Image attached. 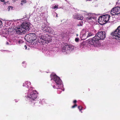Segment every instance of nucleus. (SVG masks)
Returning <instances> with one entry per match:
<instances>
[{
	"label": "nucleus",
	"instance_id": "nucleus-15",
	"mask_svg": "<svg viewBox=\"0 0 120 120\" xmlns=\"http://www.w3.org/2000/svg\"><path fill=\"white\" fill-rule=\"evenodd\" d=\"M92 35V34L90 33H89L88 32H86L84 35H83L84 36V35H86V38L89 37Z\"/></svg>",
	"mask_w": 120,
	"mask_h": 120
},
{
	"label": "nucleus",
	"instance_id": "nucleus-1",
	"mask_svg": "<svg viewBox=\"0 0 120 120\" xmlns=\"http://www.w3.org/2000/svg\"><path fill=\"white\" fill-rule=\"evenodd\" d=\"M110 16L108 14H106L100 16L99 18L98 22L101 25L111 22L109 21Z\"/></svg>",
	"mask_w": 120,
	"mask_h": 120
},
{
	"label": "nucleus",
	"instance_id": "nucleus-8",
	"mask_svg": "<svg viewBox=\"0 0 120 120\" xmlns=\"http://www.w3.org/2000/svg\"><path fill=\"white\" fill-rule=\"evenodd\" d=\"M111 14L112 15H116L120 13V7H116L112 9L111 11Z\"/></svg>",
	"mask_w": 120,
	"mask_h": 120
},
{
	"label": "nucleus",
	"instance_id": "nucleus-37",
	"mask_svg": "<svg viewBox=\"0 0 120 120\" xmlns=\"http://www.w3.org/2000/svg\"><path fill=\"white\" fill-rule=\"evenodd\" d=\"M14 0V1H15V0Z\"/></svg>",
	"mask_w": 120,
	"mask_h": 120
},
{
	"label": "nucleus",
	"instance_id": "nucleus-14",
	"mask_svg": "<svg viewBox=\"0 0 120 120\" xmlns=\"http://www.w3.org/2000/svg\"><path fill=\"white\" fill-rule=\"evenodd\" d=\"M74 18L78 20H83V18L82 16L77 15L75 16Z\"/></svg>",
	"mask_w": 120,
	"mask_h": 120
},
{
	"label": "nucleus",
	"instance_id": "nucleus-27",
	"mask_svg": "<svg viewBox=\"0 0 120 120\" xmlns=\"http://www.w3.org/2000/svg\"><path fill=\"white\" fill-rule=\"evenodd\" d=\"M0 1L1 2H3L5 4L6 3V2H5V1L4 0H0Z\"/></svg>",
	"mask_w": 120,
	"mask_h": 120
},
{
	"label": "nucleus",
	"instance_id": "nucleus-19",
	"mask_svg": "<svg viewBox=\"0 0 120 120\" xmlns=\"http://www.w3.org/2000/svg\"><path fill=\"white\" fill-rule=\"evenodd\" d=\"M48 32L51 33V32H52V31L53 30L52 28L50 27H48Z\"/></svg>",
	"mask_w": 120,
	"mask_h": 120
},
{
	"label": "nucleus",
	"instance_id": "nucleus-17",
	"mask_svg": "<svg viewBox=\"0 0 120 120\" xmlns=\"http://www.w3.org/2000/svg\"><path fill=\"white\" fill-rule=\"evenodd\" d=\"M83 25V22L82 20H81L79 21L78 23L77 24V26H82Z\"/></svg>",
	"mask_w": 120,
	"mask_h": 120
},
{
	"label": "nucleus",
	"instance_id": "nucleus-38",
	"mask_svg": "<svg viewBox=\"0 0 120 120\" xmlns=\"http://www.w3.org/2000/svg\"><path fill=\"white\" fill-rule=\"evenodd\" d=\"M14 0V1H15V0Z\"/></svg>",
	"mask_w": 120,
	"mask_h": 120
},
{
	"label": "nucleus",
	"instance_id": "nucleus-12",
	"mask_svg": "<svg viewBox=\"0 0 120 120\" xmlns=\"http://www.w3.org/2000/svg\"><path fill=\"white\" fill-rule=\"evenodd\" d=\"M29 38H31V40H35L36 38V35L34 33H31L29 34Z\"/></svg>",
	"mask_w": 120,
	"mask_h": 120
},
{
	"label": "nucleus",
	"instance_id": "nucleus-22",
	"mask_svg": "<svg viewBox=\"0 0 120 120\" xmlns=\"http://www.w3.org/2000/svg\"><path fill=\"white\" fill-rule=\"evenodd\" d=\"M78 108L80 111H81L82 110V107L80 106H79L78 107Z\"/></svg>",
	"mask_w": 120,
	"mask_h": 120
},
{
	"label": "nucleus",
	"instance_id": "nucleus-30",
	"mask_svg": "<svg viewBox=\"0 0 120 120\" xmlns=\"http://www.w3.org/2000/svg\"><path fill=\"white\" fill-rule=\"evenodd\" d=\"M24 47L26 49L27 48V47L26 45H25L24 46Z\"/></svg>",
	"mask_w": 120,
	"mask_h": 120
},
{
	"label": "nucleus",
	"instance_id": "nucleus-9",
	"mask_svg": "<svg viewBox=\"0 0 120 120\" xmlns=\"http://www.w3.org/2000/svg\"><path fill=\"white\" fill-rule=\"evenodd\" d=\"M52 77V79L55 81L57 85H60L61 84L62 81L60 78L57 76L56 75H53Z\"/></svg>",
	"mask_w": 120,
	"mask_h": 120
},
{
	"label": "nucleus",
	"instance_id": "nucleus-6",
	"mask_svg": "<svg viewBox=\"0 0 120 120\" xmlns=\"http://www.w3.org/2000/svg\"><path fill=\"white\" fill-rule=\"evenodd\" d=\"M99 38L97 35L93 37L92 39L90 40L89 41V43L91 45H95L96 44L98 43L99 40Z\"/></svg>",
	"mask_w": 120,
	"mask_h": 120
},
{
	"label": "nucleus",
	"instance_id": "nucleus-24",
	"mask_svg": "<svg viewBox=\"0 0 120 120\" xmlns=\"http://www.w3.org/2000/svg\"><path fill=\"white\" fill-rule=\"evenodd\" d=\"M21 2H23L24 4L26 3V1L25 0H22Z\"/></svg>",
	"mask_w": 120,
	"mask_h": 120
},
{
	"label": "nucleus",
	"instance_id": "nucleus-26",
	"mask_svg": "<svg viewBox=\"0 0 120 120\" xmlns=\"http://www.w3.org/2000/svg\"><path fill=\"white\" fill-rule=\"evenodd\" d=\"M58 8V7L56 5H55L54 8H53L54 9H55L56 8Z\"/></svg>",
	"mask_w": 120,
	"mask_h": 120
},
{
	"label": "nucleus",
	"instance_id": "nucleus-4",
	"mask_svg": "<svg viewBox=\"0 0 120 120\" xmlns=\"http://www.w3.org/2000/svg\"><path fill=\"white\" fill-rule=\"evenodd\" d=\"M73 49L74 46L72 45H68L66 43L62 48V52L67 53Z\"/></svg>",
	"mask_w": 120,
	"mask_h": 120
},
{
	"label": "nucleus",
	"instance_id": "nucleus-10",
	"mask_svg": "<svg viewBox=\"0 0 120 120\" xmlns=\"http://www.w3.org/2000/svg\"><path fill=\"white\" fill-rule=\"evenodd\" d=\"M21 25L26 31H28L29 30L30 27V24L29 22H24Z\"/></svg>",
	"mask_w": 120,
	"mask_h": 120
},
{
	"label": "nucleus",
	"instance_id": "nucleus-5",
	"mask_svg": "<svg viewBox=\"0 0 120 120\" xmlns=\"http://www.w3.org/2000/svg\"><path fill=\"white\" fill-rule=\"evenodd\" d=\"M111 35L113 36L117 37L116 39L120 40V26H119L117 28L114 32H112Z\"/></svg>",
	"mask_w": 120,
	"mask_h": 120
},
{
	"label": "nucleus",
	"instance_id": "nucleus-16",
	"mask_svg": "<svg viewBox=\"0 0 120 120\" xmlns=\"http://www.w3.org/2000/svg\"><path fill=\"white\" fill-rule=\"evenodd\" d=\"M86 19L88 21L90 22H91L92 21V19H94V18L91 17V16H89L86 18Z\"/></svg>",
	"mask_w": 120,
	"mask_h": 120
},
{
	"label": "nucleus",
	"instance_id": "nucleus-25",
	"mask_svg": "<svg viewBox=\"0 0 120 120\" xmlns=\"http://www.w3.org/2000/svg\"><path fill=\"white\" fill-rule=\"evenodd\" d=\"M2 22L1 20H0V28L1 27V26L2 25Z\"/></svg>",
	"mask_w": 120,
	"mask_h": 120
},
{
	"label": "nucleus",
	"instance_id": "nucleus-2",
	"mask_svg": "<svg viewBox=\"0 0 120 120\" xmlns=\"http://www.w3.org/2000/svg\"><path fill=\"white\" fill-rule=\"evenodd\" d=\"M28 97L30 98L29 100L30 101V105L31 106H33L35 104V100L37 97V94L35 91H33L30 94H28Z\"/></svg>",
	"mask_w": 120,
	"mask_h": 120
},
{
	"label": "nucleus",
	"instance_id": "nucleus-23",
	"mask_svg": "<svg viewBox=\"0 0 120 120\" xmlns=\"http://www.w3.org/2000/svg\"><path fill=\"white\" fill-rule=\"evenodd\" d=\"M75 41L76 42H78L79 41V38H75Z\"/></svg>",
	"mask_w": 120,
	"mask_h": 120
},
{
	"label": "nucleus",
	"instance_id": "nucleus-21",
	"mask_svg": "<svg viewBox=\"0 0 120 120\" xmlns=\"http://www.w3.org/2000/svg\"><path fill=\"white\" fill-rule=\"evenodd\" d=\"M77 106V105L76 104H75L74 105H73L72 106L71 108H75V107H76Z\"/></svg>",
	"mask_w": 120,
	"mask_h": 120
},
{
	"label": "nucleus",
	"instance_id": "nucleus-28",
	"mask_svg": "<svg viewBox=\"0 0 120 120\" xmlns=\"http://www.w3.org/2000/svg\"><path fill=\"white\" fill-rule=\"evenodd\" d=\"M77 102L76 100H75L73 101V103H75Z\"/></svg>",
	"mask_w": 120,
	"mask_h": 120
},
{
	"label": "nucleus",
	"instance_id": "nucleus-29",
	"mask_svg": "<svg viewBox=\"0 0 120 120\" xmlns=\"http://www.w3.org/2000/svg\"><path fill=\"white\" fill-rule=\"evenodd\" d=\"M10 7H11V6H9L8 7V11H9L10 9Z\"/></svg>",
	"mask_w": 120,
	"mask_h": 120
},
{
	"label": "nucleus",
	"instance_id": "nucleus-33",
	"mask_svg": "<svg viewBox=\"0 0 120 120\" xmlns=\"http://www.w3.org/2000/svg\"><path fill=\"white\" fill-rule=\"evenodd\" d=\"M56 17H58V16H57V13H56Z\"/></svg>",
	"mask_w": 120,
	"mask_h": 120
},
{
	"label": "nucleus",
	"instance_id": "nucleus-11",
	"mask_svg": "<svg viewBox=\"0 0 120 120\" xmlns=\"http://www.w3.org/2000/svg\"><path fill=\"white\" fill-rule=\"evenodd\" d=\"M97 35L100 40H103L105 37V32H98L97 33Z\"/></svg>",
	"mask_w": 120,
	"mask_h": 120
},
{
	"label": "nucleus",
	"instance_id": "nucleus-20",
	"mask_svg": "<svg viewBox=\"0 0 120 120\" xmlns=\"http://www.w3.org/2000/svg\"><path fill=\"white\" fill-rule=\"evenodd\" d=\"M24 18H26V19H25L26 20V19H28V16L26 14V13L25 14V16H24Z\"/></svg>",
	"mask_w": 120,
	"mask_h": 120
},
{
	"label": "nucleus",
	"instance_id": "nucleus-7",
	"mask_svg": "<svg viewBox=\"0 0 120 120\" xmlns=\"http://www.w3.org/2000/svg\"><path fill=\"white\" fill-rule=\"evenodd\" d=\"M15 30L17 33L19 34H23L25 33L26 31L21 25L18 27H16Z\"/></svg>",
	"mask_w": 120,
	"mask_h": 120
},
{
	"label": "nucleus",
	"instance_id": "nucleus-34",
	"mask_svg": "<svg viewBox=\"0 0 120 120\" xmlns=\"http://www.w3.org/2000/svg\"><path fill=\"white\" fill-rule=\"evenodd\" d=\"M9 2L8 1H7V2H6V3H8V2Z\"/></svg>",
	"mask_w": 120,
	"mask_h": 120
},
{
	"label": "nucleus",
	"instance_id": "nucleus-36",
	"mask_svg": "<svg viewBox=\"0 0 120 120\" xmlns=\"http://www.w3.org/2000/svg\"><path fill=\"white\" fill-rule=\"evenodd\" d=\"M76 35H77V36H78V34H77Z\"/></svg>",
	"mask_w": 120,
	"mask_h": 120
},
{
	"label": "nucleus",
	"instance_id": "nucleus-31",
	"mask_svg": "<svg viewBox=\"0 0 120 120\" xmlns=\"http://www.w3.org/2000/svg\"><path fill=\"white\" fill-rule=\"evenodd\" d=\"M53 87L54 89H55V88H57L56 87H55V85H53Z\"/></svg>",
	"mask_w": 120,
	"mask_h": 120
},
{
	"label": "nucleus",
	"instance_id": "nucleus-3",
	"mask_svg": "<svg viewBox=\"0 0 120 120\" xmlns=\"http://www.w3.org/2000/svg\"><path fill=\"white\" fill-rule=\"evenodd\" d=\"M38 41L39 43L45 42L47 44L51 41L50 37L47 34H45L39 37L38 38Z\"/></svg>",
	"mask_w": 120,
	"mask_h": 120
},
{
	"label": "nucleus",
	"instance_id": "nucleus-35",
	"mask_svg": "<svg viewBox=\"0 0 120 120\" xmlns=\"http://www.w3.org/2000/svg\"><path fill=\"white\" fill-rule=\"evenodd\" d=\"M30 90H29V91L30 92Z\"/></svg>",
	"mask_w": 120,
	"mask_h": 120
},
{
	"label": "nucleus",
	"instance_id": "nucleus-18",
	"mask_svg": "<svg viewBox=\"0 0 120 120\" xmlns=\"http://www.w3.org/2000/svg\"><path fill=\"white\" fill-rule=\"evenodd\" d=\"M42 30H43L45 32H48V27H43L42 26Z\"/></svg>",
	"mask_w": 120,
	"mask_h": 120
},
{
	"label": "nucleus",
	"instance_id": "nucleus-32",
	"mask_svg": "<svg viewBox=\"0 0 120 120\" xmlns=\"http://www.w3.org/2000/svg\"><path fill=\"white\" fill-rule=\"evenodd\" d=\"M21 4L22 5L23 4V2H21Z\"/></svg>",
	"mask_w": 120,
	"mask_h": 120
},
{
	"label": "nucleus",
	"instance_id": "nucleus-13",
	"mask_svg": "<svg viewBox=\"0 0 120 120\" xmlns=\"http://www.w3.org/2000/svg\"><path fill=\"white\" fill-rule=\"evenodd\" d=\"M1 33L2 34L6 35L8 34L9 32L6 29H3L1 31Z\"/></svg>",
	"mask_w": 120,
	"mask_h": 120
}]
</instances>
